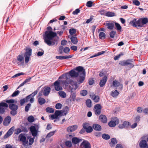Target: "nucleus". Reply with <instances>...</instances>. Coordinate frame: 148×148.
Listing matches in <instances>:
<instances>
[{
  "instance_id": "nucleus-1",
  "label": "nucleus",
  "mask_w": 148,
  "mask_h": 148,
  "mask_svg": "<svg viewBox=\"0 0 148 148\" xmlns=\"http://www.w3.org/2000/svg\"><path fill=\"white\" fill-rule=\"evenodd\" d=\"M45 34L44 42L48 45L54 46L57 45L58 37L57 39L54 38L57 36L56 33L52 31H47L45 32Z\"/></svg>"
},
{
  "instance_id": "nucleus-2",
  "label": "nucleus",
  "mask_w": 148,
  "mask_h": 148,
  "mask_svg": "<svg viewBox=\"0 0 148 148\" xmlns=\"http://www.w3.org/2000/svg\"><path fill=\"white\" fill-rule=\"evenodd\" d=\"M148 22V19L147 18H141L136 21V19H134L131 21L130 23L131 25L135 27H142L145 24Z\"/></svg>"
},
{
  "instance_id": "nucleus-3",
  "label": "nucleus",
  "mask_w": 148,
  "mask_h": 148,
  "mask_svg": "<svg viewBox=\"0 0 148 148\" xmlns=\"http://www.w3.org/2000/svg\"><path fill=\"white\" fill-rule=\"evenodd\" d=\"M38 93V91L36 90L32 93L27 96L25 98L21 100L20 102H34V97Z\"/></svg>"
},
{
  "instance_id": "nucleus-4",
  "label": "nucleus",
  "mask_w": 148,
  "mask_h": 148,
  "mask_svg": "<svg viewBox=\"0 0 148 148\" xmlns=\"http://www.w3.org/2000/svg\"><path fill=\"white\" fill-rule=\"evenodd\" d=\"M68 76H69L68 74L66 73L65 74V75H64V74L62 75L59 78V79H60L62 78H64L66 79V80H60V82L62 84L65 85L66 86H68V84L70 83L71 80L70 78H68Z\"/></svg>"
},
{
  "instance_id": "nucleus-5",
  "label": "nucleus",
  "mask_w": 148,
  "mask_h": 148,
  "mask_svg": "<svg viewBox=\"0 0 148 148\" xmlns=\"http://www.w3.org/2000/svg\"><path fill=\"white\" fill-rule=\"evenodd\" d=\"M133 62V59H128L126 60L120 61L119 62V64L122 66H125L129 65L130 67H133L134 65L132 64Z\"/></svg>"
},
{
  "instance_id": "nucleus-6",
  "label": "nucleus",
  "mask_w": 148,
  "mask_h": 148,
  "mask_svg": "<svg viewBox=\"0 0 148 148\" xmlns=\"http://www.w3.org/2000/svg\"><path fill=\"white\" fill-rule=\"evenodd\" d=\"M39 126L38 125L32 126L30 127V130L32 135L34 137L37 136L38 132Z\"/></svg>"
},
{
  "instance_id": "nucleus-7",
  "label": "nucleus",
  "mask_w": 148,
  "mask_h": 148,
  "mask_svg": "<svg viewBox=\"0 0 148 148\" xmlns=\"http://www.w3.org/2000/svg\"><path fill=\"white\" fill-rule=\"evenodd\" d=\"M32 49H31L29 48L26 50V51L24 54L25 63H27L29 61L30 57L32 55Z\"/></svg>"
},
{
  "instance_id": "nucleus-8",
  "label": "nucleus",
  "mask_w": 148,
  "mask_h": 148,
  "mask_svg": "<svg viewBox=\"0 0 148 148\" xmlns=\"http://www.w3.org/2000/svg\"><path fill=\"white\" fill-rule=\"evenodd\" d=\"M119 123V120L116 117H114L108 123V125L110 127H115L116 125L118 124Z\"/></svg>"
},
{
  "instance_id": "nucleus-9",
  "label": "nucleus",
  "mask_w": 148,
  "mask_h": 148,
  "mask_svg": "<svg viewBox=\"0 0 148 148\" xmlns=\"http://www.w3.org/2000/svg\"><path fill=\"white\" fill-rule=\"evenodd\" d=\"M20 140L23 142V145L26 148H28L29 145H28V142L26 140V137L23 135H20Z\"/></svg>"
},
{
  "instance_id": "nucleus-10",
  "label": "nucleus",
  "mask_w": 148,
  "mask_h": 148,
  "mask_svg": "<svg viewBox=\"0 0 148 148\" xmlns=\"http://www.w3.org/2000/svg\"><path fill=\"white\" fill-rule=\"evenodd\" d=\"M113 85L114 87L118 88L120 90H122L123 88V84L120 83L119 82L116 80H115L113 81Z\"/></svg>"
},
{
  "instance_id": "nucleus-11",
  "label": "nucleus",
  "mask_w": 148,
  "mask_h": 148,
  "mask_svg": "<svg viewBox=\"0 0 148 148\" xmlns=\"http://www.w3.org/2000/svg\"><path fill=\"white\" fill-rule=\"evenodd\" d=\"M59 79L54 83V88L56 91H59L62 89V88L60 86V80Z\"/></svg>"
},
{
  "instance_id": "nucleus-12",
  "label": "nucleus",
  "mask_w": 148,
  "mask_h": 148,
  "mask_svg": "<svg viewBox=\"0 0 148 148\" xmlns=\"http://www.w3.org/2000/svg\"><path fill=\"white\" fill-rule=\"evenodd\" d=\"M8 106L7 104L5 102L0 103V114H2L5 111L4 108H7Z\"/></svg>"
},
{
  "instance_id": "nucleus-13",
  "label": "nucleus",
  "mask_w": 148,
  "mask_h": 148,
  "mask_svg": "<svg viewBox=\"0 0 148 148\" xmlns=\"http://www.w3.org/2000/svg\"><path fill=\"white\" fill-rule=\"evenodd\" d=\"M140 148H148V144L146 140H141L139 143Z\"/></svg>"
},
{
  "instance_id": "nucleus-14",
  "label": "nucleus",
  "mask_w": 148,
  "mask_h": 148,
  "mask_svg": "<svg viewBox=\"0 0 148 148\" xmlns=\"http://www.w3.org/2000/svg\"><path fill=\"white\" fill-rule=\"evenodd\" d=\"M104 25H105L108 29L111 30L113 29L114 26V24L112 22H110L107 21L106 23H104Z\"/></svg>"
},
{
  "instance_id": "nucleus-15",
  "label": "nucleus",
  "mask_w": 148,
  "mask_h": 148,
  "mask_svg": "<svg viewBox=\"0 0 148 148\" xmlns=\"http://www.w3.org/2000/svg\"><path fill=\"white\" fill-rule=\"evenodd\" d=\"M80 146L82 148H90V144L88 141L85 140L82 142Z\"/></svg>"
},
{
  "instance_id": "nucleus-16",
  "label": "nucleus",
  "mask_w": 148,
  "mask_h": 148,
  "mask_svg": "<svg viewBox=\"0 0 148 148\" xmlns=\"http://www.w3.org/2000/svg\"><path fill=\"white\" fill-rule=\"evenodd\" d=\"M74 70L77 71V72L78 73L79 75L82 74V73L84 71L85 72V74H86L85 70L82 66H78Z\"/></svg>"
},
{
  "instance_id": "nucleus-17",
  "label": "nucleus",
  "mask_w": 148,
  "mask_h": 148,
  "mask_svg": "<svg viewBox=\"0 0 148 148\" xmlns=\"http://www.w3.org/2000/svg\"><path fill=\"white\" fill-rule=\"evenodd\" d=\"M84 72H83L82 74L79 75V77L77 78V81L80 83H82L85 79V75Z\"/></svg>"
},
{
  "instance_id": "nucleus-18",
  "label": "nucleus",
  "mask_w": 148,
  "mask_h": 148,
  "mask_svg": "<svg viewBox=\"0 0 148 148\" xmlns=\"http://www.w3.org/2000/svg\"><path fill=\"white\" fill-rule=\"evenodd\" d=\"M77 126L75 125L68 127L66 129V130L68 132H72L76 130L77 128Z\"/></svg>"
},
{
  "instance_id": "nucleus-19",
  "label": "nucleus",
  "mask_w": 148,
  "mask_h": 148,
  "mask_svg": "<svg viewBox=\"0 0 148 148\" xmlns=\"http://www.w3.org/2000/svg\"><path fill=\"white\" fill-rule=\"evenodd\" d=\"M108 78L107 76H104L100 80L99 85L101 87H103L106 84L107 80Z\"/></svg>"
},
{
  "instance_id": "nucleus-20",
  "label": "nucleus",
  "mask_w": 148,
  "mask_h": 148,
  "mask_svg": "<svg viewBox=\"0 0 148 148\" xmlns=\"http://www.w3.org/2000/svg\"><path fill=\"white\" fill-rule=\"evenodd\" d=\"M69 75L71 77H77L79 75L78 73L76 72L74 70H72L69 72Z\"/></svg>"
},
{
  "instance_id": "nucleus-21",
  "label": "nucleus",
  "mask_w": 148,
  "mask_h": 148,
  "mask_svg": "<svg viewBox=\"0 0 148 148\" xmlns=\"http://www.w3.org/2000/svg\"><path fill=\"white\" fill-rule=\"evenodd\" d=\"M90 96L94 102H99V97L98 95H95L93 94L90 95Z\"/></svg>"
},
{
  "instance_id": "nucleus-22",
  "label": "nucleus",
  "mask_w": 148,
  "mask_h": 148,
  "mask_svg": "<svg viewBox=\"0 0 148 148\" xmlns=\"http://www.w3.org/2000/svg\"><path fill=\"white\" fill-rule=\"evenodd\" d=\"M51 91V88L49 87L45 88L43 90V95L45 96H48Z\"/></svg>"
},
{
  "instance_id": "nucleus-23",
  "label": "nucleus",
  "mask_w": 148,
  "mask_h": 148,
  "mask_svg": "<svg viewBox=\"0 0 148 148\" xmlns=\"http://www.w3.org/2000/svg\"><path fill=\"white\" fill-rule=\"evenodd\" d=\"M100 120L101 122L104 123L107 122V119L106 117L104 115L101 114L99 117Z\"/></svg>"
},
{
  "instance_id": "nucleus-24",
  "label": "nucleus",
  "mask_w": 148,
  "mask_h": 148,
  "mask_svg": "<svg viewBox=\"0 0 148 148\" xmlns=\"http://www.w3.org/2000/svg\"><path fill=\"white\" fill-rule=\"evenodd\" d=\"M72 42L74 45H76L78 42L77 38L76 36H72L70 38Z\"/></svg>"
},
{
  "instance_id": "nucleus-25",
  "label": "nucleus",
  "mask_w": 148,
  "mask_h": 148,
  "mask_svg": "<svg viewBox=\"0 0 148 148\" xmlns=\"http://www.w3.org/2000/svg\"><path fill=\"white\" fill-rule=\"evenodd\" d=\"M94 130L98 131H100L101 130V127L100 125L97 124H93V126Z\"/></svg>"
},
{
  "instance_id": "nucleus-26",
  "label": "nucleus",
  "mask_w": 148,
  "mask_h": 148,
  "mask_svg": "<svg viewBox=\"0 0 148 148\" xmlns=\"http://www.w3.org/2000/svg\"><path fill=\"white\" fill-rule=\"evenodd\" d=\"M3 124L4 125H8L9 124V116H8L4 119Z\"/></svg>"
},
{
  "instance_id": "nucleus-27",
  "label": "nucleus",
  "mask_w": 148,
  "mask_h": 148,
  "mask_svg": "<svg viewBox=\"0 0 148 148\" xmlns=\"http://www.w3.org/2000/svg\"><path fill=\"white\" fill-rule=\"evenodd\" d=\"M75 93H71L69 98V99L70 101H75L76 99Z\"/></svg>"
},
{
  "instance_id": "nucleus-28",
  "label": "nucleus",
  "mask_w": 148,
  "mask_h": 148,
  "mask_svg": "<svg viewBox=\"0 0 148 148\" xmlns=\"http://www.w3.org/2000/svg\"><path fill=\"white\" fill-rule=\"evenodd\" d=\"M58 93L59 96L62 98H65L66 97V93L63 91H60Z\"/></svg>"
},
{
  "instance_id": "nucleus-29",
  "label": "nucleus",
  "mask_w": 148,
  "mask_h": 148,
  "mask_svg": "<svg viewBox=\"0 0 148 148\" xmlns=\"http://www.w3.org/2000/svg\"><path fill=\"white\" fill-rule=\"evenodd\" d=\"M105 16L108 17H113L116 16L115 13L113 12H108L105 14Z\"/></svg>"
},
{
  "instance_id": "nucleus-30",
  "label": "nucleus",
  "mask_w": 148,
  "mask_h": 148,
  "mask_svg": "<svg viewBox=\"0 0 148 148\" xmlns=\"http://www.w3.org/2000/svg\"><path fill=\"white\" fill-rule=\"evenodd\" d=\"M18 108L17 106L16 105L11 103H10V109L12 110H16Z\"/></svg>"
},
{
  "instance_id": "nucleus-31",
  "label": "nucleus",
  "mask_w": 148,
  "mask_h": 148,
  "mask_svg": "<svg viewBox=\"0 0 148 148\" xmlns=\"http://www.w3.org/2000/svg\"><path fill=\"white\" fill-rule=\"evenodd\" d=\"M119 92L117 90H116L114 91H112L111 92V95L113 97H116L119 94Z\"/></svg>"
},
{
  "instance_id": "nucleus-32",
  "label": "nucleus",
  "mask_w": 148,
  "mask_h": 148,
  "mask_svg": "<svg viewBox=\"0 0 148 148\" xmlns=\"http://www.w3.org/2000/svg\"><path fill=\"white\" fill-rule=\"evenodd\" d=\"M72 140L73 143L75 144H76L82 140H81L79 139L76 137L73 138L72 139Z\"/></svg>"
},
{
  "instance_id": "nucleus-33",
  "label": "nucleus",
  "mask_w": 148,
  "mask_h": 148,
  "mask_svg": "<svg viewBox=\"0 0 148 148\" xmlns=\"http://www.w3.org/2000/svg\"><path fill=\"white\" fill-rule=\"evenodd\" d=\"M105 34L102 32H101L99 34V37L100 39L101 40H103L105 38Z\"/></svg>"
},
{
  "instance_id": "nucleus-34",
  "label": "nucleus",
  "mask_w": 148,
  "mask_h": 148,
  "mask_svg": "<svg viewBox=\"0 0 148 148\" xmlns=\"http://www.w3.org/2000/svg\"><path fill=\"white\" fill-rule=\"evenodd\" d=\"M69 33L71 35H74L76 33V30L75 29L71 28L69 30Z\"/></svg>"
},
{
  "instance_id": "nucleus-35",
  "label": "nucleus",
  "mask_w": 148,
  "mask_h": 148,
  "mask_svg": "<svg viewBox=\"0 0 148 148\" xmlns=\"http://www.w3.org/2000/svg\"><path fill=\"white\" fill-rule=\"evenodd\" d=\"M64 112H62V110H56L55 112V114L58 118L59 116H62V114Z\"/></svg>"
},
{
  "instance_id": "nucleus-36",
  "label": "nucleus",
  "mask_w": 148,
  "mask_h": 148,
  "mask_svg": "<svg viewBox=\"0 0 148 148\" xmlns=\"http://www.w3.org/2000/svg\"><path fill=\"white\" fill-rule=\"evenodd\" d=\"M102 137L103 138L106 140L109 139L110 138V136L108 134H103Z\"/></svg>"
},
{
  "instance_id": "nucleus-37",
  "label": "nucleus",
  "mask_w": 148,
  "mask_h": 148,
  "mask_svg": "<svg viewBox=\"0 0 148 148\" xmlns=\"http://www.w3.org/2000/svg\"><path fill=\"white\" fill-rule=\"evenodd\" d=\"M46 111L47 112L53 113L54 112V110L52 108L48 107L46 109Z\"/></svg>"
},
{
  "instance_id": "nucleus-38",
  "label": "nucleus",
  "mask_w": 148,
  "mask_h": 148,
  "mask_svg": "<svg viewBox=\"0 0 148 148\" xmlns=\"http://www.w3.org/2000/svg\"><path fill=\"white\" fill-rule=\"evenodd\" d=\"M115 25L116 29L119 31H121V27L120 25L117 23H115Z\"/></svg>"
},
{
  "instance_id": "nucleus-39",
  "label": "nucleus",
  "mask_w": 148,
  "mask_h": 148,
  "mask_svg": "<svg viewBox=\"0 0 148 148\" xmlns=\"http://www.w3.org/2000/svg\"><path fill=\"white\" fill-rule=\"evenodd\" d=\"M88 92L86 90H83L80 91V94L82 96H85L87 94Z\"/></svg>"
},
{
  "instance_id": "nucleus-40",
  "label": "nucleus",
  "mask_w": 148,
  "mask_h": 148,
  "mask_svg": "<svg viewBox=\"0 0 148 148\" xmlns=\"http://www.w3.org/2000/svg\"><path fill=\"white\" fill-rule=\"evenodd\" d=\"M62 107V105L60 103H58L56 104L55 108L57 109H60Z\"/></svg>"
},
{
  "instance_id": "nucleus-41",
  "label": "nucleus",
  "mask_w": 148,
  "mask_h": 148,
  "mask_svg": "<svg viewBox=\"0 0 148 148\" xmlns=\"http://www.w3.org/2000/svg\"><path fill=\"white\" fill-rule=\"evenodd\" d=\"M116 34V32L114 31L111 32L110 33V36L111 38H113Z\"/></svg>"
},
{
  "instance_id": "nucleus-42",
  "label": "nucleus",
  "mask_w": 148,
  "mask_h": 148,
  "mask_svg": "<svg viewBox=\"0 0 148 148\" xmlns=\"http://www.w3.org/2000/svg\"><path fill=\"white\" fill-rule=\"evenodd\" d=\"M24 57L22 56L19 55L17 57V60L18 61L21 62L23 60Z\"/></svg>"
},
{
  "instance_id": "nucleus-43",
  "label": "nucleus",
  "mask_w": 148,
  "mask_h": 148,
  "mask_svg": "<svg viewBox=\"0 0 148 148\" xmlns=\"http://www.w3.org/2000/svg\"><path fill=\"white\" fill-rule=\"evenodd\" d=\"M55 132V131L51 132L49 133L46 136V138H49L51 136L53 135Z\"/></svg>"
},
{
  "instance_id": "nucleus-44",
  "label": "nucleus",
  "mask_w": 148,
  "mask_h": 148,
  "mask_svg": "<svg viewBox=\"0 0 148 148\" xmlns=\"http://www.w3.org/2000/svg\"><path fill=\"white\" fill-rule=\"evenodd\" d=\"M86 132L87 133H90L92 131V128L91 126H89L86 129Z\"/></svg>"
},
{
  "instance_id": "nucleus-45",
  "label": "nucleus",
  "mask_w": 148,
  "mask_h": 148,
  "mask_svg": "<svg viewBox=\"0 0 148 148\" xmlns=\"http://www.w3.org/2000/svg\"><path fill=\"white\" fill-rule=\"evenodd\" d=\"M133 3L136 6H139L140 4V2L138 0H133Z\"/></svg>"
},
{
  "instance_id": "nucleus-46",
  "label": "nucleus",
  "mask_w": 148,
  "mask_h": 148,
  "mask_svg": "<svg viewBox=\"0 0 148 148\" xmlns=\"http://www.w3.org/2000/svg\"><path fill=\"white\" fill-rule=\"evenodd\" d=\"M27 119L29 122H32L34 121V118L33 116H31L28 117Z\"/></svg>"
},
{
  "instance_id": "nucleus-47",
  "label": "nucleus",
  "mask_w": 148,
  "mask_h": 148,
  "mask_svg": "<svg viewBox=\"0 0 148 148\" xmlns=\"http://www.w3.org/2000/svg\"><path fill=\"white\" fill-rule=\"evenodd\" d=\"M70 51V49L68 47H66L64 49L63 51L66 53H68Z\"/></svg>"
},
{
  "instance_id": "nucleus-48",
  "label": "nucleus",
  "mask_w": 148,
  "mask_h": 148,
  "mask_svg": "<svg viewBox=\"0 0 148 148\" xmlns=\"http://www.w3.org/2000/svg\"><path fill=\"white\" fill-rule=\"evenodd\" d=\"M92 1H88L86 3V6L89 7H91L92 6Z\"/></svg>"
},
{
  "instance_id": "nucleus-49",
  "label": "nucleus",
  "mask_w": 148,
  "mask_h": 148,
  "mask_svg": "<svg viewBox=\"0 0 148 148\" xmlns=\"http://www.w3.org/2000/svg\"><path fill=\"white\" fill-rule=\"evenodd\" d=\"M31 104L30 103L28 104L25 108V111L26 112H28L29 110L30 107L31 106Z\"/></svg>"
},
{
  "instance_id": "nucleus-50",
  "label": "nucleus",
  "mask_w": 148,
  "mask_h": 148,
  "mask_svg": "<svg viewBox=\"0 0 148 148\" xmlns=\"http://www.w3.org/2000/svg\"><path fill=\"white\" fill-rule=\"evenodd\" d=\"M19 90H17L15 91L12 94V97H14L17 96L19 93Z\"/></svg>"
},
{
  "instance_id": "nucleus-51",
  "label": "nucleus",
  "mask_w": 148,
  "mask_h": 148,
  "mask_svg": "<svg viewBox=\"0 0 148 148\" xmlns=\"http://www.w3.org/2000/svg\"><path fill=\"white\" fill-rule=\"evenodd\" d=\"M117 143V142L116 139L114 138H113L111 140V143L110 144L111 145V144H112L114 145Z\"/></svg>"
},
{
  "instance_id": "nucleus-52",
  "label": "nucleus",
  "mask_w": 148,
  "mask_h": 148,
  "mask_svg": "<svg viewBox=\"0 0 148 148\" xmlns=\"http://www.w3.org/2000/svg\"><path fill=\"white\" fill-rule=\"evenodd\" d=\"M56 58L60 60H64L66 59L65 56H56Z\"/></svg>"
},
{
  "instance_id": "nucleus-53",
  "label": "nucleus",
  "mask_w": 148,
  "mask_h": 148,
  "mask_svg": "<svg viewBox=\"0 0 148 148\" xmlns=\"http://www.w3.org/2000/svg\"><path fill=\"white\" fill-rule=\"evenodd\" d=\"M65 145L68 147H71L72 146L71 143L70 141H67L66 142Z\"/></svg>"
},
{
  "instance_id": "nucleus-54",
  "label": "nucleus",
  "mask_w": 148,
  "mask_h": 148,
  "mask_svg": "<svg viewBox=\"0 0 148 148\" xmlns=\"http://www.w3.org/2000/svg\"><path fill=\"white\" fill-rule=\"evenodd\" d=\"M80 12V10L79 9L77 8L72 13L74 15L77 14Z\"/></svg>"
},
{
  "instance_id": "nucleus-55",
  "label": "nucleus",
  "mask_w": 148,
  "mask_h": 148,
  "mask_svg": "<svg viewBox=\"0 0 148 148\" xmlns=\"http://www.w3.org/2000/svg\"><path fill=\"white\" fill-rule=\"evenodd\" d=\"M93 19V16H91L90 17V18L87 19L86 22V23H88L90 22H91L92 21V20Z\"/></svg>"
},
{
  "instance_id": "nucleus-56",
  "label": "nucleus",
  "mask_w": 148,
  "mask_h": 148,
  "mask_svg": "<svg viewBox=\"0 0 148 148\" xmlns=\"http://www.w3.org/2000/svg\"><path fill=\"white\" fill-rule=\"evenodd\" d=\"M24 73H18L16 74H15V75H14L12 77V78H14V77H15L19 76H20L21 75H24Z\"/></svg>"
},
{
  "instance_id": "nucleus-57",
  "label": "nucleus",
  "mask_w": 148,
  "mask_h": 148,
  "mask_svg": "<svg viewBox=\"0 0 148 148\" xmlns=\"http://www.w3.org/2000/svg\"><path fill=\"white\" fill-rule=\"evenodd\" d=\"M95 114L97 115H99L101 113V109H95Z\"/></svg>"
},
{
  "instance_id": "nucleus-58",
  "label": "nucleus",
  "mask_w": 148,
  "mask_h": 148,
  "mask_svg": "<svg viewBox=\"0 0 148 148\" xmlns=\"http://www.w3.org/2000/svg\"><path fill=\"white\" fill-rule=\"evenodd\" d=\"M125 127H128L130 125V123L127 121H124L123 123Z\"/></svg>"
},
{
  "instance_id": "nucleus-59",
  "label": "nucleus",
  "mask_w": 148,
  "mask_h": 148,
  "mask_svg": "<svg viewBox=\"0 0 148 148\" xmlns=\"http://www.w3.org/2000/svg\"><path fill=\"white\" fill-rule=\"evenodd\" d=\"M44 54V51L42 50V51H38L37 53V55L38 56H42Z\"/></svg>"
},
{
  "instance_id": "nucleus-60",
  "label": "nucleus",
  "mask_w": 148,
  "mask_h": 148,
  "mask_svg": "<svg viewBox=\"0 0 148 148\" xmlns=\"http://www.w3.org/2000/svg\"><path fill=\"white\" fill-rule=\"evenodd\" d=\"M67 41L66 40H62L61 42V44L62 45L64 46L66 44Z\"/></svg>"
},
{
  "instance_id": "nucleus-61",
  "label": "nucleus",
  "mask_w": 148,
  "mask_h": 148,
  "mask_svg": "<svg viewBox=\"0 0 148 148\" xmlns=\"http://www.w3.org/2000/svg\"><path fill=\"white\" fill-rule=\"evenodd\" d=\"M95 109H101V107L100 104H97L95 105Z\"/></svg>"
},
{
  "instance_id": "nucleus-62",
  "label": "nucleus",
  "mask_w": 148,
  "mask_h": 148,
  "mask_svg": "<svg viewBox=\"0 0 148 148\" xmlns=\"http://www.w3.org/2000/svg\"><path fill=\"white\" fill-rule=\"evenodd\" d=\"M71 49L73 50L76 51L77 49V47L76 46L73 45L71 47Z\"/></svg>"
},
{
  "instance_id": "nucleus-63",
  "label": "nucleus",
  "mask_w": 148,
  "mask_h": 148,
  "mask_svg": "<svg viewBox=\"0 0 148 148\" xmlns=\"http://www.w3.org/2000/svg\"><path fill=\"white\" fill-rule=\"evenodd\" d=\"M16 110H12L10 112L11 114L13 115H14L16 114L17 112Z\"/></svg>"
},
{
  "instance_id": "nucleus-64",
  "label": "nucleus",
  "mask_w": 148,
  "mask_h": 148,
  "mask_svg": "<svg viewBox=\"0 0 148 148\" xmlns=\"http://www.w3.org/2000/svg\"><path fill=\"white\" fill-rule=\"evenodd\" d=\"M38 102H46L45 99L42 97H39L38 99Z\"/></svg>"
}]
</instances>
